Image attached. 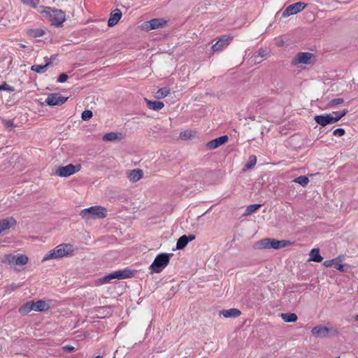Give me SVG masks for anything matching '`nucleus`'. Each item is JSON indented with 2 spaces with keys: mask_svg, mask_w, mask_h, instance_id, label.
I'll use <instances>...</instances> for the list:
<instances>
[{
  "mask_svg": "<svg viewBox=\"0 0 358 358\" xmlns=\"http://www.w3.org/2000/svg\"><path fill=\"white\" fill-rule=\"evenodd\" d=\"M74 252L73 246L69 243H62L49 251L43 258L42 262L50 259H59L64 257L73 255Z\"/></svg>",
  "mask_w": 358,
  "mask_h": 358,
  "instance_id": "1",
  "label": "nucleus"
},
{
  "mask_svg": "<svg viewBox=\"0 0 358 358\" xmlns=\"http://www.w3.org/2000/svg\"><path fill=\"white\" fill-rule=\"evenodd\" d=\"M80 215L83 219H103L107 216V209L101 206H92L81 210Z\"/></svg>",
  "mask_w": 358,
  "mask_h": 358,
  "instance_id": "2",
  "label": "nucleus"
},
{
  "mask_svg": "<svg viewBox=\"0 0 358 358\" xmlns=\"http://www.w3.org/2000/svg\"><path fill=\"white\" fill-rule=\"evenodd\" d=\"M41 13H45L53 25L59 26L66 20L65 14L62 10H53L48 7L45 10H41Z\"/></svg>",
  "mask_w": 358,
  "mask_h": 358,
  "instance_id": "3",
  "label": "nucleus"
},
{
  "mask_svg": "<svg viewBox=\"0 0 358 358\" xmlns=\"http://www.w3.org/2000/svg\"><path fill=\"white\" fill-rule=\"evenodd\" d=\"M172 256L173 254L167 253H162L158 255L150 266V268L152 270V272H161L169 264L170 257Z\"/></svg>",
  "mask_w": 358,
  "mask_h": 358,
  "instance_id": "4",
  "label": "nucleus"
},
{
  "mask_svg": "<svg viewBox=\"0 0 358 358\" xmlns=\"http://www.w3.org/2000/svg\"><path fill=\"white\" fill-rule=\"evenodd\" d=\"M133 275H134L133 271H131L129 269L119 270V271H116L115 272H113V273L101 278L100 279V282L101 283H106V282H110L112 280H115V279L122 280V279L131 278Z\"/></svg>",
  "mask_w": 358,
  "mask_h": 358,
  "instance_id": "5",
  "label": "nucleus"
},
{
  "mask_svg": "<svg viewBox=\"0 0 358 358\" xmlns=\"http://www.w3.org/2000/svg\"><path fill=\"white\" fill-rule=\"evenodd\" d=\"M29 258L25 255L18 254L13 255L11 254L5 255L2 259L3 263H8L13 266H24L28 263Z\"/></svg>",
  "mask_w": 358,
  "mask_h": 358,
  "instance_id": "6",
  "label": "nucleus"
},
{
  "mask_svg": "<svg viewBox=\"0 0 358 358\" xmlns=\"http://www.w3.org/2000/svg\"><path fill=\"white\" fill-rule=\"evenodd\" d=\"M81 169L80 164L73 165L72 164H69L65 166H59L55 170L54 174L57 176L66 178L73 174L78 172Z\"/></svg>",
  "mask_w": 358,
  "mask_h": 358,
  "instance_id": "7",
  "label": "nucleus"
},
{
  "mask_svg": "<svg viewBox=\"0 0 358 358\" xmlns=\"http://www.w3.org/2000/svg\"><path fill=\"white\" fill-rule=\"evenodd\" d=\"M307 4L303 2H296L289 5L282 13V17H287L290 15L297 14L306 8Z\"/></svg>",
  "mask_w": 358,
  "mask_h": 358,
  "instance_id": "8",
  "label": "nucleus"
},
{
  "mask_svg": "<svg viewBox=\"0 0 358 358\" xmlns=\"http://www.w3.org/2000/svg\"><path fill=\"white\" fill-rule=\"evenodd\" d=\"M166 21L162 18L152 19L149 21L144 22L141 24L142 29L148 31L152 29H159L164 27Z\"/></svg>",
  "mask_w": 358,
  "mask_h": 358,
  "instance_id": "9",
  "label": "nucleus"
},
{
  "mask_svg": "<svg viewBox=\"0 0 358 358\" xmlns=\"http://www.w3.org/2000/svg\"><path fill=\"white\" fill-rule=\"evenodd\" d=\"M313 57V54L310 52H299L296 54L292 60V64L294 66L298 64H309L311 63V59Z\"/></svg>",
  "mask_w": 358,
  "mask_h": 358,
  "instance_id": "10",
  "label": "nucleus"
},
{
  "mask_svg": "<svg viewBox=\"0 0 358 358\" xmlns=\"http://www.w3.org/2000/svg\"><path fill=\"white\" fill-rule=\"evenodd\" d=\"M69 97H64L60 94L58 93H52L50 94L47 99H45V103L48 106H60L64 103Z\"/></svg>",
  "mask_w": 358,
  "mask_h": 358,
  "instance_id": "11",
  "label": "nucleus"
},
{
  "mask_svg": "<svg viewBox=\"0 0 358 358\" xmlns=\"http://www.w3.org/2000/svg\"><path fill=\"white\" fill-rule=\"evenodd\" d=\"M314 120L320 125L325 127L328 124H331L336 122V118L333 117L332 114H324L315 115Z\"/></svg>",
  "mask_w": 358,
  "mask_h": 358,
  "instance_id": "12",
  "label": "nucleus"
},
{
  "mask_svg": "<svg viewBox=\"0 0 358 358\" xmlns=\"http://www.w3.org/2000/svg\"><path fill=\"white\" fill-rule=\"evenodd\" d=\"M233 39V36H222L215 44L212 46V50L214 52L222 50L227 48Z\"/></svg>",
  "mask_w": 358,
  "mask_h": 358,
  "instance_id": "13",
  "label": "nucleus"
},
{
  "mask_svg": "<svg viewBox=\"0 0 358 358\" xmlns=\"http://www.w3.org/2000/svg\"><path fill=\"white\" fill-rule=\"evenodd\" d=\"M229 140V137L227 135L220 136L215 139L208 141L206 144V147L208 150H213L219 146L225 144Z\"/></svg>",
  "mask_w": 358,
  "mask_h": 358,
  "instance_id": "14",
  "label": "nucleus"
},
{
  "mask_svg": "<svg viewBox=\"0 0 358 358\" xmlns=\"http://www.w3.org/2000/svg\"><path fill=\"white\" fill-rule=\"evenodd\" d=\"M122 15V11L119 8L113 10L110 14V17L108 20V26L112 27L116 25L121 19Z\"/></svg>",
  "mask_w": 358,
  "mask_h": 358,
  "instance_id": "15",
  "label": "nucleus"
},
{
  "mask_svg": "<svg viewBox=\"0 0 358 358\" xmlns=\"http://www.w3.org/2000/svg\"><path fill=\"white\" fill-rule=\"evenodd\" d=\"M127 178L131 182H137L143 178V172L141 169H134L127 172Z\"/></svg>",
  "mask_w": 358,
  "mask_h": 358,
  "instance_id": "16",
  "label": "nucleus"
},
{
  "mask_svg": "<svg viewBox=\"0 0 358 358\" xmlns=\"http://www.w3.org/2000/svg\"><path fill=\"white\" fill-rule=\"evenodd\" d=\"M16 224L17 222L13 217H8L6 218L0 220V226L4 231L13 227H15Z\"/></svg>",
  "mask_w": 358,
  "mask_h": 358,
  "instance_id": "17",
  "label": "nucleus"
},
{
  "mask_svg": "<svg viewBox=\"0 0 358 358\" xmlns=\"http://www.w3.org/2000/svg\"><path fill=\"white\" fill-rule=\"evenodd\" d=\"M144 100L147 104V107L150 110L159 111L164 106V103L159 101H151L148 99L147 98H145Z\"/></svg>",
  "mask_w": 358,
  "mask_h": 358,
  "instance_id": "18",
  "label": "nucleus"
},
{
  "mask_svg": "<svg viewBox=\"0 0 358 358\" xmlns=\"http://www.w3.org/2000/svg\"><path fill=\"white\" fill-rule=\"evenodd\" d=\"M271 242L270 247H271V248H273V249H279V248H285V247L289 246L292 244V242H290L289 241H286V240L278 241V240H276L274 238H271Z\"/></svg>",
  "mask_w": 358,
  "mask_h": 358,
  "instance_id": "19",
  "label": "nucleus"
},
{
  "mask_svg": "<svg viewBox=\"0 0 358 358\" xmlns=\"http://www.w3.org/2000/svg\"><path fill=\"white\" fill-rule=\"evenodd\" d=\"M311 332L315 336L326 337L329 332V329L326 327L316 326L312 329Z\"/></svg>",
  "mask_w": 358,
  "mask_h": 358,
  "instance_id": "20",
  "label": "nucleus"
},
{
  "mask_svg": "<svg viewBox=\"0 0 358 358\" xmlns=\"http://www.w3.org/2000/svg\"><path fill=\"white\" fill-rule=\"evenodd\" d=\"M123 138L122 133L119 132H109L103 135V140L104 141H120Z\"/></svg>",
  "mask_w": 358,
  "mask_h": 358,
  "instance_id": "21",
  "label": "nucleus"
},
{
  "mask_svg": "<svg viewBox=\"0 0 358 358\" xmlns=\"http://www.w3.org/2000/svg\"><path fill=\"white\" fill-rule=\"evenodd\" d=\"M34 310L41 312L49 309L50 305L43 300H38L36 302H34Z\"/></svg>",
  "mask_w": 358,
  "mask_h": 358,
  "instance_id": "22",
  "label": "nucleus"
},
{
  "mask_svg": "<svg viewBox=\"0 0 358 358\" xmlns=\"http://www.w3.org/2000/svg\"><path fill=\"white\" fill-rule=\"evenodd\" d=\"M221 314L224 317H237L241 315V312L237 308H231L228 310H223Z\"/></svg>",
  "mask_w": 358,
  "mask_h": 358,
  "instance_id": "23",
  "label": "nucleus"
},
{
  "mask_svg": "<svg viewBox=\"0 0 358 358\" xmlns=\"http://www.w3.org/2000/svg\"><path fill=\"white\" fill-rule=\"evenodd\" d=\"M308 261H313L315 262H321L323 259L322 257L320 254V250L318 248H313L310 250L309 254Z\"/></svg>",
  "mask_w": 358,
  "mask_h": 358,
  "instance_id": "24",
  "label": "nucleus"
},
{
  "mask_svg": "<svg viewBox=\"0 0 358 358\" xmlns=\"http://www.w3.org/2000/svg\"><path fill=\"white\" fill-rule=\"evenodd\" d=\"M34 304H33V301H29V302H27L26 303H24V305H22L20 308H19V313L20 315H27L29 312H31L32 310H34Z\"/></svg>",
  "mask_w": 358,
  "mask_h": 358,
  "instance_id": "25",
  "label": "nucleus"
},
{
  "mask_svg": "<svg viewBox=\"0 0 358 358\" xmlns=\"http://www.w3.org/2000/svg\"><path fill=\"white\" fill-rule=\"evenodd\" d=\"M51 64H52V60L50 59L47 58V62H46V64L45 65L34 64V65L31 66V70L33 71H35L36 73H41Z\"/></svg>",
  "mask_w": 358,
  "mask_h": 358,
  "instance_id": "26",
  "label": "nucleus"
},
{
  "mask_svg": "<svg viewBox=\"0 0 358 358\" xmlns=\"http://www.w3.org/2000/svg\"><path fill=\"white\" fill-rule=\"evenodd\" d=\"M195 239V236L193 234H189L188 236L183 235L180 236V250L183 249L189 241H192Z\"/></svg>",
  "mask_w": 358,
  "mask_h": 358,
  "instance_id": "27",
  "label": "nucleus"
},
{
  "mask_svg": "<svg viewBox=\"0 0 358 358\" xmlns=\"http://www.w3.org/2000/svg\"><path fill=\"white\" fill-rule=\"evenodd\" d=\"M281 318L285 322H296L298 319L297 315L295 313H281Z\"/></svg>",
  "mask_w": 358,
  "mask_h": 358,
  "instance_id": "28",
  "label": "nucleus"
},
{
  "mask_svg": "<svg viewBox=\"0 0 358 358\" xmlns=\"http://www.w3.org/2000/svg\"><path fill=\"white\" fill-rule=\"evenodd\" d=\"M170 90L168 87H162L155 92V97L158 99H163L168 96Z\"/></svg>",
  "mask_w": 358,
  "mask_h": 358,
  "instance_id": "29",
  "label": "nucleus"
},
{
  "mask_svg": "<svg viewBox=\"0 0 358 358\" xmlns=\"http://www.w3.org/2000/svg\"><path fill=\"white\" fill-rule=\"evenodd\" d=\"M45 31L41 29H31L27 30V34L33 38L41 37L44 35Z\"/></svg>",
  "mask_w": 358,
  "mask_h": 358,
  "instance_id": "30",
  "label": "nucleus"
},
{
  "mask_svg": "<svg viewBox=\"0 0 358 358\" xmlns=\"http://www.w3.org/2000/svg\"><path fill=\"white\" fill-rule=\"evenodd\" d=\"M271 238H264L257 242V247L259 249L271 248Z\"/></svg>",
  "mask_w": 358,
  "mask_h": 358,
  "instance_id": "31",
  "label": "nucleus"
},
{
  "mask_svg": "<svg viewBox=\"0 0 358 358\" xmlns=\"http://www.w3.org/2000/svg\"><path fill=\"white\" fill-rule=\"evenodd\" d=\"M293 182L299 183V185H301L303 187H306L309 182V179L308 177H306L305 176H299V177L294 178L293 180Z\"/></svg>",
  "mask_w": 358,
  "mask_h": 358,
  "instance_id": "32",
  "label": "nucleus"
},
{
  "mask_svg": "<svg viewBox=\"0 0 358 358\" xmlns=\"http://www.w3.org/2000/svg\"><path fill=\"white\" fill-rule=\"evenodd\" d=\"M196 132L192 130H185L184 131L180 132V138L182 139H189L192 137L195 136Z\"/></svg>",
  "mask_w": 358,
  "mask_h": 358,
  "instance_id": "33",
  "label": "nucleus"
},
{
  "mask_svg": "<svg viewBox=\"0 0 358 358\" xmlns=\"http://www.w3.org/2000/svg\"><path fill=\"white\" fill-rule=\"evenodd\" d=\"M344 102V99L343 98H336L329 101L328 103V108H332L338 104L343 103Z\"/></svg>",
  "mask_w": 358,
  "mask_h": 358,
  "instance_id": "34",
  "label": "nucleus"
},
{
  "mask_svg": "<svg viewBox=\"0 0 358 358\" xmlns=\"http://www.w3.org/2000/svg\"><path fill=\"white\" fill-rule=\"evenodd\" d=\"M261 207V204H252L250 205L246 208V213L247 214H252L255 213L256 210H257Z\"/></svg>",
  "mask_w": 358,
  "mask_h": 358,
  "instance_id": "35",
  "label": "nucleus"
},
{
  "mask_svg": "<svg viewBox=\"0 0 358 358\" xmlns=\"http://www.w3.org/2000/svg\"><path fill=\"white\" fill-rule=\"evenodd\" d=\"M93 115L92 111L90 110H84L81 114V118L83 120H90Z\"/></svg>",
  "mask_w": 358,
  "mask_h": 358,
  "instance_id": "36",
  "label": "nucleus"
},
{
  "mask_svg": "<svg viewBox=\"0 0 358 358\" xmlns=\"http://www.w3.org/2000/svg\"><path fill=\"white\" fill-rule=\"evenodd\" d=\"M24 4L29 5L33 8H36L39 3V0H20Z\"/></svg>",
  "mask_w": 358,
  "mask_h": 358,
  "instance_id": "37",
  "label": "nucleus"
},
{
  "mask_svg": "<svg viewBox=\"0 0 358 358\" xmlns=\"http://www.w3.org/2000/svg\"><path fill=\"white\" fill-rule=\"evenodd\" d=\"M257 163V158H252L248 163L245 165L243 171L253 168Z\"/></svg>",
  "mask_w": 358,
  "mask_h": 358,
  "instance_id": "38",
  "label": "nucleus"
},
{
  "mask_svg": "<svg viewBox=\"0 0 358 358\" xmlns=\"http://www.w3.org/2000/svg\"><path fill=\"white\" fill-rule=\"evenodd\" d=\"M1 90H7L9 92H13L14 87L8 85L6 83H4L0 85V91H1Z\"/></svg>",
  "mask_w": 358,
  "mask_h": 358,
  "instance_id": "39",
  "label": "nucleus"
},
{
  "mask_svg": "<svg viewBox=\"0 0 358 358\" xmlns=\"http://www.w3.org/2000/svg\"><path fill=\"white\" fill-rule=\"evenodd\" d=\"M345 131L343 129L339 128L334 131L333 134L334 136H342L345 134Z\"/></svg>",
  "mask_w": 358,
  "mask_h": 358,
  "instance_id": "40",
  "label": "nucleus"
},
{
  "mask_svg": "<svg viewBox=\"0 0 358 358\" xmlns=\"http://www.w3.org/2000/svg\"><path fill=\"white\" fill-rule=\"evenodd\" d=\"M68 75L66 73H62L57 78V82L59 83H64L68 79Z\"/></svg>",
  "mask_w": 358,
  "mask_h": 358,
  "instance_id": "41",
  "label": "nucleus"
},
{
  "mask_svg": "<svg viewBox=\"0 0 358 358\" xmlns=\"http://www.w3.org/2000/svg\"><path fill=\"white\" fill-rule=\"evenodd\" d=\"M336 262V259H330V260H325L324 262H323V265L325 266V267H330L333 264H335V263Z\"/></svg>",
  "mask_w": 358,
  "mask_h": 358,
  "instance_id": "42",
  "label": "nucleus"
},
{
  "mask_svg": "<svg viewBox=\"0 0 358 358\" xmlns=\"http://www.w3.org/2000/svg\"><path fill=\"white\" fill-rule=\"evenodd\" d=\"M340 113H341L340 115H339L340 117H336V122H338L343 117H344L348 113V109H344L342 111H340Z\"/></svg>",
  "mask_w": 358,
  "mask_h": 358,
  "instance_id": "43",
  "label": "nucleus"
},
{
  "mask_svg": "<svg viewBox=\"0 0 358 358\" xmlns=\"http://www.w3.org/2000/svg\"><path fill=\"white\" fill-rule=\"evenodd\" d=\"M4 125L8 128H12L14 126V123L13 120H5Z\"/></svg>",
  "mask_w": 358,
  "mask_h": 358,
  "instance_id": "44",
  "label": "nucleus"
},
{
  "mask_svg": "<svg viewBox=\"0 0 358 358\" xmlns=\"http://www.w3.org/2000/svg\"><path fill=\"white\" fill-rule=\"evenodd\" d=\"M344 267H345V266L343 264H335V268L341 272L345 271V270L344 269Z\"/></svg>",
  "mask_w": 358,
  "mask_h": 358,
  "instance_id": "45",
  "label": "nucleus"
},
{
  "mask_svg": "<svg viewBox=\"0 0 358 358\" xmlns=\"http://www.w3.org/2000/svg\"><path fill=\"white\" fill-rule=\"evenodd\" d=\"M258 55L259 57H264L266 56V53H265V51L263 50V49H259L258 50Z\"/></svg>",
  "mask_w": 358,
  "mask_h": 358,
  "instance_id": "46",
  "label": "nucleus"
},
{
  "mask_svg": "<svg viewBox=\"0 0 358 358\" xmlns=\"http://www.w3.org/2000/svg\"><path fill=\"white\" fill-rule=\"evenodd\" d=\"M340 113H341L340 111H334L331 114L333 115V117H340L339 116Z\"/></svg>",
  "mask_w": 358,
  "mask_h": 358,
  "instance_id": "47",
  "label": "nucleus"
},
{
  "mask_svg": "<svg viewBox=\"0 0 358 358\" xmlns=\"http://www.w3.org/2000/svg\"><path fill=\"white\" fill-rule=\"evenodd\" d=\"M334 259H336V262H341L343 259V256H338L336 258H335Z\"/></svg>",
  "mask_w": 358,
  "mask_h": 358,
  "instance_id": "48",
  "label": "nucleus"
},
{
  "mask_svg": "<svg viewBox=\"0 0 358 358\" xmlns=\"http://www.w3.org/2000/svg\"><path fill=\"white\" fill-rule=\"evenodd\" d=\"M179 246H180V244H179V239H178L176 245V250H179Z\"/></svg>",
  "mask_w": 358,
  "mask_h": 358,
  "instance_id": "49",
  "label": "nucleus"
},
{
  "mask_svg": "<svg viewBox=\"0 0 358 358\" xmlns=\"http://www.w3.org/2000/svg\"><path fill=\"white\" fill-rule=\"evenodd\" d=\"M179 246H180V244H179V239H178L176 245V250H179Z\"/></svg>",
  "mask_w": 358,
  "mask_h": 358,
  "instance_id": "50",
  "label": "nucleus"
},
{
  "mask_svg": "<svg viewBox=\"0 0 358 358\" xmlns=\"http://www.w3.org/2000/svg\"><path fill=\"white\" fill-rule=\"evenodd\" d=\"M66 348H67L68 351H72L74 349L73 347H71V346H67Z\"/></svg>",
  "mask_w": 358,
  "mask_h": 358,
  "instance_id": "51",
  "label": "nucleus"
},
{
  "mask_svg": "<svg viewBox=\"0 0 358 358\" xmlns=\"http://www.w3.org/2000/svg\"><path fill=\"white\" fill-rule=\"evenodd\" d=\"M19 45L21 47V48H25V45L22 44V43H20Z\"/></svg>",
  "mask_w": 358,
  "mask_h": 358,
  "instance_id": "52",
  "label": "nucleus"
},
{
  "mask_svg": "<svg viewBox=\"0 0 358 358\" xmlns=\"http://www.w3.org/2000/svg\"><path fill=\"white\" fill-rule=\"evenodd\" d=\"M94 358H102V357L101 355H97Z\"/></svg>",
  "mask_w": 358,
  "mask_h": 358,
  "instance_id": "53",
  "label": "nucleus"
},
{
  "mask_svg": "<svg viewBox=\"0 0 358 358\" xmlns=\"http://www.w3.org/2000/svg\"><path fill=\"white\" fill-rule=\"evenodd\" d=\"M356 320H358V315L356 316Z\"/></svg>",
  "mask_w": 358,
  "mask_h": 358,
  "instance_id": "54",
  "label": "nucleus"
},
{
  "mask_svg": "<svg viewBox=\"0 0 358 358\" xmlns=\"http://www.w3.org/2000/svg\"><path fill=\"white\" fill-rule=\"evenodd\" d=\"M336 358H340L339 357H337Z\"/></svg>",
  "mask_w": 358,
  "mask_h": 358,
  "instance_id": "55",
  "label": "nucleus"
},
{
  "mask_svg": "<svg viewBox=\"0 0 358 358\" xmlns=\"http://www.w3.org/2000/svg\"><path fill=\"white\" fill-rule=\"evenodd\" d=\"M113 358H116V357H113Z\"/></svg>",
  "mask_w": 358,
  "mask_h": 358,
  "instance_id": "56",
  "label": "nucleus"
}]
</instances>
